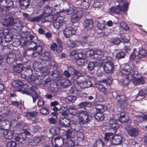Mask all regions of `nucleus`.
<instances>
[{"label":"nucleus","mask_w":147,"mask_h":147,"mask_svg":"<svg viewBox=\"0 0 147 147\" xmlns=\"http://www.w3.org/2000/svg\"><path fill=\"white\" fill-rule=\"evenodd\" d=\"M121 72L123 75H127L123 81V85H127L131 81H133V83L135 85L140 84V79H136L134 76L138 74V72H134L131 67L130 68L129 66H126L123 69L121 70Z\"/></svg>","instance_id":"obj_1"},{"label":"nucleus","mask_w":147,"mask_h":147,"mask_svg":"<svg viewBox=\"0 0 147 147\" xmlns=\"http://www.w3.org/2000/svg\"><path fill=\"white\" fill-rule=\"evenodd\" d=\"M3 26H5L6 27L13 26V28L19 27L22 26L21 21L19 19H14L12 17H10L9 15H7L5 18L3 19Z\"/></svg>","instance_id":"obj_2"},{"label":"nucleus","mask_w":147,"mask_h":147,"mask_svg":"<svg viewBox=\"0 0 147 147\" xmlns=\"http://www.w3.org/2000/svg\"><path fill=\"white\" fill-rule=\"evenodd\" d=\"M147 52L144 49L141 48H135L133 49V51L130 56V59L132 60H134L136 58L140 59L146 57Z\"/></svg>","instance_id":"obj_3"},{"label":"nucleus","mask_w":147,"mask_h":147,"mask_svg":"<svg viewBox=\"0 0 147 147\" xmlns=\"http://www.w3.org/2000/svg\"><path fill=\"white\" fill-rule=\"evenodd\" d=\"M79 121L81 123L85 124L91 120V116H89L87 112L85 111H81L78 114Z\"/></svg>","instance_id":"obj_4"},{"label":"nucleus","mask_w":147,"mask_h":147,"mask_svg":"<svg viewBox=\"0 0 147 147\" xmlns=\"http://www.w3.org/2000/svg\"><path fill=\"white\" fill-rule=\"evenodd\" d=\"M106 53L105 51H102L99 49L96 50L95 52L93 49L88 51L87 52V54L88 55L96 59L102 58Z\"/></svg>","instance_id":"obj_5"},{"label":"nucleus","mask_w":147,"mask_h":147,"mask_svg":"<svg viewBox=\"0 0 147 147\" xmlns=\"http://www.w3.org/2000/svg\"><path fill=\"white\" fill-rule=\"evenodd\" d=\"M23 16L27 20L33 22H38L40 21H41L42 22H45L46 20L44 17L42 18L41 17V16L33 17L32 16H29L26 13H23Z\"/></svg>","instance_id":"obj_6"},{"label":"nucleus","mask_w":147,"mask_h":147,"mask_svg":"<svg viewBox=\"0 0 147 147\" xmlns=\"http://www.w3.org/2000/svg\"><path fill=\"white\" fill-rule=\"evenodd\" d=\"M128 5V4L127 2L125 3L122 7H121L120 5H118L117 6L115 7H111L110 9V11L112 13L118 14L121 11H126L127 9Z\"/></svg>","instance_id":"obj_7"},{"label":"nucleus","mask_w":147,"mask_h":147,"mask_svg":"<svg viewBox=\"0 0 147 147\" xmlns=\"http://www.w3.org/2000/svg\"><path fill=\"white\" fill-rule=\"evenodd\" d=\"M103 68L106 73L111 74L114 71V64L111 61L106 60Z\"/></svg>","instance_id":"obj_8"},{"label":"nucleus","mask_w":147,"mask_h":147,"mask_svg":"<svg viewBox=\"0 0 147 147\" xmlns=\"http://www.w3.org/2000/svg\"><path fill=\"white\" fill-rule=\"evenodd\" d=\"M64 142L63 138L59 136L55 138L52 140V145L55 147H61L63 144Z\"/></svg>","instance_id":"obj_9"},{"label":"nucleus","mask_w":147,"mask_h":147,"mask_svg":"<svg viewBox=\"0 0 147 147\" xmlns=\"http://www.w3.org/2000/svg\"><path fill=\"white\" fill-rule=\"evenodd\" d=\"M123 138L120 135L116 134L114 135L112 139H111V143L114 145H119L121 144L123 141Z\"/></svg>","instance_id":"obj_10"},{"label":"nucleus","mask_w":147,"mask_h":147,"mask_svg":"<svg viewBox=\"0 0 147 147\" xmlns=\"http://www.w3.org/2000/svg\"><path fill=\"white\" fill-rule=\"evenodd\" d=\"M108 126L111 129H113L115 132L119 127V125L117 123V121L113 118H110L108 122Z\"/></svg>","instance_id":"obj_11"},{"label":"nucleus","mask_w":147,"mask_h":147,"mask_svg":"<svg viewBox=\"0 0 147 147\" xmlns=\"http://www.w3.org/2000/svg\"><path fill=\"white\" fill-rule=\"evenodd\" d=\"M83 15V12L81 11L75 12L71 16V20L72 22L76 23L81 18Z\"/></svg>","instance_id":"obj_12"},{"label":"nucleus","mask_w":147,"mask_h":147,"mask_svg":"<svg viewBox=\"0 0 147 147\" xmlns=\"http://www.w3.org/2000/svg\"><path fill=\"white\" fill-rule=\"evenodd\" d=\"M76 32V29L75 28L71 27L66 28L63 32V34L66 38L69 37L74 34Z\"/></svg>","instance_id":"obj_13"},{"label":"nucleus","mask_w":147,"mask_h":147,"mask_svg":"<svg viewBox=\"0 0 147 147\" xmlns=\"http://www.w3.org/2000/svg\"><path fill=\"white\" fill-rule=\"evenodd\" d=\"M52 12L51 9L48 6H45L44 10V11L43 13V14H41L40 16H41L42 18L43 17L45 19V22L46 21V18H49L50 17V16H49V15Z\"/></svg>","instance_id":"obj_14"},{"label":"nucleus","mask_w":147,"mask_h":147,"mask_svg":"<svg viewBox=\"0 0 147 147\" xmlns=\"http://www.w3.org/2000/svg\"><path fill=\"white\" fill-rule=\"evenodd\" d=\"M31 90L34 93V95L32 96L33 102H35L36 100L39 97L40 92L38 90L37 87L36 86H32L31 88Z\"/></svg>","instance_id":"obj_15"},{"label":"nucleus","mask_w":147,"mask_h":147,"mask_svg":"<svg viewBox=\"0 0 147 147\" xmlns=\"http://www.w3.org/2000/svg\"><path fill=\"white\" fill-rule=\"evenodd\" d=\"M25 64H24L23 66L24 68V71L26 72V74L24 75H22V77L23 78H26L28 81V78L30 77L31 76L32 74V70L30 68V66L28 65V66L25 68L24 67Z\"/></svg>","instance_id":"obj_16"},{"label":"nucleus","mask_w":147,"mask_h":147,"mask_svg":"<svg viewBox=\"0 0 147 147\" xmlns=\"http://www.w3.org/2000/svg\"><path fill=\"white\" fill-rule=\"evenodd\" d=\"M28 81L31 83H34L36 85H40L42 83V80L38 78H35L34 76L31 75L30 77L28 78Z\"/></svg>","instance_id":"obj_17"},{"label":"nucleus","mask_w":147,"mask_h":147,"mask_svg":"<svg viewBox=\"0 0 147 147\" xmlns=\"http://www.w3.org/2000/svg\"><path fill=\"white\" fill-rule=\"evenodd\" d=\"M20 3V5L21 8L25 10L30 5L29 0H18Z\"/></svg>","instance_id":"obj_18"},{"label":"nucleus","mask_w":147,"mask_h":147,"mask_svg":"<svg viewBox=\"0 0 147 147\" xmlns=\"http://www.w3.org/2000/svg\"><path fill=\"white\" fill-rule=\"evenodd\" d=\"M85 25L86 27L85 28V30H90L94 26L93 21L92 19H87L85 21Z\"/></svg>","instance_id":"obj_19"},{"label":"nucleus","mask_w":147,"mask_h":147,"mask_svg":"<svg viewBox=\"0 0 147 147\" xmlns=\"http://www.w3.org/2000/svg\"><path fill=\"white\" fill-rule=\"evenodd\" d=\"M63 20L62 18L59 17L54 20L53 24L54 27L56 29H58L63 23Z\"/></svg>","instance_id":"obj_20"},{"label":"nucleus","mask_w":147,"mask_h":147,"mask_svg":"<svg viewBox=\"0 0 147 147\" xmlns=\"http://www.w3.org/2000/svg\"><path fill=\"white\" fill-rule=\"evenodd\" d=\"M128 134L131 136L135 137L138 134V130L135 128H129L127 129Z\"/></svg>","instance_id":"obj_21"},{"label":"nucleus","mask_w":147,"mask_h":147,"mask_svg":"<svg viewBox=\"0 0 147 147\" xmlns=\"http://www.w3.org/2000/svg\"><path fill=\"white\" fill-rule=\"evenodd\" d=\"M60 122L61 125L63 127H70V125L69 124L70 120L66 118H61L60 119Z\"/></svg>","instance_id":"obj_22"},{"label":"nucleus","mask_w":147,"mask_h":147,"mask_svg":"<svg viewBox=\"0 0 147 147\" xmlns=\"http://www.w3.org/2000/svg\"><path fill=\"white\" fill-rule=\"evenodd\" d=\"M51 48L53 50H56L57 52L60 53L62 49L63 46L61 44L57 46V45L56 43H53L51 44Z\"/></svg>","instance_id":"obj_23"},{"label":"nucleus","mask_w":147,"mask_h":147,"mask_svg":"<svg viewBox=\"0 0 147 147\" xmlns=\"http://www.w3.org/2000/svg\"><path fill=\"white\" fill-rule=\"evenodd\" d=\"M13 132L9 130H5L3 132L4 137L8 139H11L13 136Z\"/></svg>","instance_id":"obj_24"},{"label":"nucleus","mask_w":147,"mask_h":147,"mask_svg":"<svg viewBox=\"0 0 147 147\" xmlns=\"http://www.w3.org/2000/svg\"><path fill=\"white\" fill-rule=\"evenodd\" d=\"M95 108L97 111L98 112L102 113L107 109L106 106L98 104L95 106Z\"/></svg>","instance_id":"obj_25"},{"label":"nucleus","mask_w":147,"mask_h":147,"mask_svg":"<svg viewBox=\"0 0 147 147\" xmlns=\"http://www.w3.org/2000/svg\"><path fill=\"white\" fill-rule=\"evenodd\" d=\"M49 132L53 136L58 135L60 133V129L57 127H53L50 129Z\"/></svg>","instance_id":"obj_26"},{"label":"nucleus","mask_w":147,"mask_h":147,"mask_svg":"<svg viewBox=\"0 0 147 147\" xmlns=\"http://www.w3.org/2000/svg\"><path fill=\"white\" fill-rule=\"evenodd\" d=\"M91 83L89 81H84L80 83L79 85L81 88H88L91 86Z\"/></svg>","instance_id":"obj_27"},{"label":"nucleus","mask_w":147,"mask_h":147,"mask_svg":"<svg viewBox=\"0 0 147 147\" xmlns=\"http://www.w3.org/2000/svg\"><path fill=\"white\" fill-rule=\"evenodd\" d=\"M94 118L98 121H99L104 119V116L102 113L97 111V113L94 115Z\"/></svg>","instance_id":"obj_28"},{"label":"nucleus","mask_w":147,"mask_h":147,"mask_svg":"<svg viewBox=\"0 0 147 147\" xmlns=\"http://www.w3.org/2000/svg\"><path fill=\"white\" fill-rule=\"evenodd\" d=\"M42 50V48L41 47H37L36 49H35L33 50L32 55L33 57H37L41 53Z\"/></svg>","instance_id":"obj_29"},{"label":"nucleus","mask_w":147,"mask_h":147,"mask_svg":"<svg viewBox=\"0 0 147 147\" xmlns=\"http://www.w3.org/2000/svg\"><path fill=\"white\" fill-rule=\"evenodd\" d=\"M129 119V118L127 115L124 114L123 113H121L118 120L121 122H125L127 121Z\"/></svg>","instance_id":"obj_30"},{"label":"nucleus","mask_w":147,"mask_h":147,"mask_svg":"<svg viewBox=\"0 0 147 147\" xmlns=\"http://www.w3.org/2000/svg\"><path fill=\"white\" fill-rule=\"evenodd\" d=\"M42 140V137H35L32 142V145L34 146L41 144Z\"/></svg>","instance_id":"obj_31"},{"label":"nucleus","mask_w":147,"mask_h":147,"mask_svg":"<svg viewBox=\"0 0 147 147\" xmlns=\"http://www.w3.org/2000/svg\"><path fill=\"white\" fill-rule=\"evenodd\" d=\"M76 99V96H70L67 97L65 99L66 102L69 103H72L74 102Z\"/></svg>","instance_id":"obj_32"},{"label":"nucleus","mask_w":147,"mask_h":147,"mask_svg":"<svg viewBox=\"0 0 147 147\" xmlns=\"http://www.w3.org/2000/svg\"><path fill=\"white\" fill-rule=\"evenodd\" d=\"M65 140L66 146L70 147H72L74 145V139L73 138H69L68 139Z\"/></svg>","instance_id":"obj_33"},{"label":"nucleus","mask_w":147,"mask_h":147,"mask_svg":"<svg viewBox=\"0 0 147 147\" xmlns=\"http://www.w3.org/2000/svg\"><path fill=\"white\" fill-rule=\"evenodd\" d=\"M24 85V84L20 80L14 81L12 83V85L14 87L22 86Z\"/></svg>","instance_id":"obj_34"},{"label":"nucleus","mask_w":147,"mask_h":147,"mask_svg":"<svg viewBox=\"0 0 147 147\" xmlns=\"http://www.w3.org/2000/svg\"><path fill=\"white\" fill-rule=\"evenodd\" d=\"M94 147H104L103 142L100 139L96 140L94 144Z\"/></svg>","instance_id":"obj_35"},{"label":"nucleus","mask_w":147,"mask_h":147,"mask_svg":"<svg viewBox=\"0 0 147 147\" xmlns=\"http://www.w3.org/2000/svg\"><path fill=\"white\" fill-rule=\"evenodd\" d=\"M3 0H1L0 2H1ZM5 6L7 7L12 8L13 7V2L11 0H5Z\"/></svg>","instance_id":"obj_36"},{"label":"nucleus","mask_w":147,"mask_h":147,"mask_svg":"<svg viewBox=\"0 0 147 147\" xmlns=\"http://www.w3.org/2000/svg\"><path fill=\"white\" fill-rule=\"evenodd\" d=\"M52 109L54 112L51 113V115L52 116L54 117L55 119H57L58 115L57 111L59 110L58 109L57 107H54Z\"/></svg>","instance_id":"obj_37"},{"label":"nucleus","mask_w":147,"mask_h":147,"mask_svg":"<svg viewBox=\"0 0 147 147\" xmlns=\"http://www.w3.org/2000/svg\"><path fill=\"white\" fill-rule=\"evenodd\" d=\"M116 98L119 102L125 101L126 98L124 95L122 94H117Z\"/></svg>","instance_id":"obj_38"},{"label":"nucleus","mask_w":147,"mask_h":147,"mask_svg":"<svg viewBox=\"0 0 147 147\" xmlns=\"http://www.w3.org/2000/svg\"><path fill=\"white\" fill-rule=\"evenodd\" d=\"M14 71L18 73H20L23 70H24L22 68V65H17L13 67Z\"/></svg>","instance_id":"obj_39"},{"label":"nucleus","mask_w":147,"mask_h":147,"mask_svg":"<svg viewBox=\"0 0 147 147\" xmlns=\"http://www.w3.org/2000/svg\"><path fill=\"white\" fill-rule=\"evenodd\" d=\"M105 61L106 60H104L103 59H99L97 60L96 61L95 63V66H101L104 63H105Z\"/></svg>","instance_id":"obj_40"},{"label":"nucleus","mask_w":147,"mask_h":147,"mask_svg":"<svg viewBox=\"0 0 147 147\" xmlns=\"http://www.w3.org/2000/svg\"><path fill=\"white\" fill-rule=\"evenodd\" d=\"M10 31L7 28H2L0 27V33L2 32L4 35L9 34Z\"/></svg>","instance_id":"obj_41"},{"label":"nucleus","mask_w":147,"mask_h":147,"mask_svg":"<svg viewBox=\"0 0 147 147\" xmlns=\"http://www.w3.org/2000/svg\"><path fill=\"white\" fill-rule=\"evenodd\" d=\"M68 111L69 113L73 115H76L78 112L77 110L73 107L69 109Z\"/></svg>","instance_id":"obj_42"},{"label":"nucleus","mask_w":147,"mask_h":147,"mask_svg":"<svg viewBox=\"0 0 147 147\" xmlns=\"http://www.w3.org/2000/svg\"><path fill=\"white\" fill-rule=\"evenodd\" d=\"M135 120L139 122L143 120H147V115H144L142 116H138L136 117Z\"/></svg>","instance_id":"obj_43"},{"label":"nucleus","mask_w":147,"mask_h":147,"mask_svg":"<svg viewBox=\"0 0 147 147\" xmlns=\"http://www.w3.org/2000/svg\"><path fill=\"white\" fill-rule=\"evenodd\" d=\"M41 55L42 57L41 59L44 60H48L49 59V54L47 52H45L44 53L42 54Z\"/></svg>","instance_id":"obj_44"},{"label":"nucleus","mask_w":147,"mask_h":147,"mask_svg":"<svg viewBox=\"0 0 147 147\" xmlns=\"http://www.w3.org/2000/svg\"><path fill=\"white\" fill-rule=\"evenodd\" d=\"M100 0H97L95 1L93 4V7L95 8H98L102 5L103 3L100 2Z\"/></svg>","instance_id":"obj_45"},{"label":"nucleus","mask_w":147,"mask_h":147,"mask_svg":"<svg viewBox=\"0 0 147 147\" xmlns=\"http://www.w3.org/2000/svg\"><path fill=\"white\" fill-rule=\"evenodd\" d=\"M113 136L112 133H107L105 134V140L107 141H108L109 140H110L111 139H112L113 138Z\"/></svg>","instance_id":"obj_46"},{"label":"nucleus","mask_w":147,"mask_h":147,"mask_svg":"<svg viewBox=\"0 0 147 147\" xmlns=\"http://www.w3.org/2000/svg\"><path fill=\"white\" fill-rule=\"evenodd\" d=\"M66 44L69 47L71 48L76 47V43L75 41H71L70 40H68Z\"/></svg>","instance_id":"obj_47"},{"label":"nucleus","mask_w":147,"mask_h":147,"mask_svg":"<svg viewBox=\"0 0 147 147\" xmlns=\"http://www.w3.org/2000/svg\"><path fill=\"white\" fill-rule=\"evenodd\" d=\"M125 53L124 52H119L116 55V58L117 59H120L124 58L125 56Z\"/></svg>","instance_id":"obj_48"},{"label":"nucleus","mask_w":147,"mask_h":147,"mask_svg":"<svg viewBox=\"0 0 147 147\" xmlns=\"http://www.w3.org/2000/svg\"><path fill=\"white\" fill-rule=\"evenodd\" d=\"M78 53L77 51L74 50L71 51L70 53V55L72 57V58H74L75 59H76L78 58L77 55Z\"/></svg>","instance_id":"obj_49"},{"label":"nucleus","mask_w":147,"mask_h":147,"mask_svg":"<svg viewBox=\"0 0 147 147\" xmlns=\"http://www.w3.org/2000/svg\"><path fill=\"white\" fill-rule=\"evenodd\" d=\"M77 56L78 57L76 59H85L86 57V55L82 53H78Z\"/></svg>","instance_id":"obj_50"},{"label":"nucleus","mask_w":147,"mask_h":147,"mask_svg":"<svg viewBox=\"0 0 147 147\" xmlns=\"http://www.w3.org/2000/svg\"><path fill=\"white\" fill-rule=\"evenodd\" d=\"M63 84H63L65 88H66L67 86L71 85V82L67 79L65 80L63 82ZM61 83H62V82H61Z\"/></svg>","instance_id":"obj_51"},{"label":"nucleus","mask_w":147,"mask_h":147,"mask_svg":"<svg viewBox=\"0 0 147 147\" xmlns=\"http://www.w3.org/2000/svg\"><path fill=\"white\" fill-rule=\"evenodd\" d=\"M21 136H23V137L22 138H23L24 139H25V136L24 134H22V133H21L15 136V140L17 141H19L21 140L20 138H21L20 137H21Z\"/></svg>","instance_id":"obj_52"},{"label":"nucleus","mask_w":147,"mask_h":147,"mask_svg":"<svg viewBox=\"0 0 147 147\" xmlns=\"http://www.w3.org/2000/svg\"><path fill=\"white\" fill-rule=\"evenodd\" d=\"M40 113L44 115H46L49 114V111L47 109L43 108L40 110Z\"/></svg>","instance_id":"obj_53"},{"label":"nucleus","mask_w":147,"mask_h":147,"mask_svg":"<svg viewBox=\"0 0 147 147\" xmlns=\"http://www.w3.org/2000/svg\"><path fill=\"white\" fill-rule=\"evenodd\" d=\"M95 66V63L94 62L90 61L88 64V69L91 70H92L94 66Z\"/></svg>","instance_id":"obj_54"},{"label":"nucleus","mask_w":147,"mask_h":147,"mask_svg":"<svg viewBox=\"0 0 147 147\" xmlns=\"http://www.w3.org/2000/svg\"><path fill=\"white\" fill-rule=\"evenodd\" d=\"M111 41L113 43L116 45H118L121 42V40L117 38L112 39Z\"/></svg>","instance_id":"obj_55"},{"label":"nucleus","mask_w":147,"mask_h":147,"mask_svg":"<svg viewBox=\"0 0 147 147\" xmlns=\"http://www.w3.org/2000/svg\"><path fill=\"white\" fill-rule=\"evenodd\" d=\"M70 127L72 130H74L76 131H78L80 129V127L78 126L76 124L70 126Z\"/></svg>","instance_id":"obj_56"},{"label":"nucleus","mask_w":147,"mask_h":147,"mask_svg":"<svg viewBox=\"0 0 147 147\" xmlns=\"http://www.w3.org/2000/svg\"><path fill=\"white\" fill-rule=\"evenodd\" d=\"M74 75V77L75 79H78L79 77L82 76V74L80 72L76 71Z\"/></svg>","instance_id":"obj_57"},{"label":"nucleus","mask_w":147,"mask_h":147,"mask_svg":"<svg viewBox=\"0 0 147 147\" xmlns=\"http://www.w3.org/2000/svg\"><path fill=\"white\" fill-rule=\"evenodd\" d=\"M71 132L70 130L68 131L65 134V138H65V140L68 139L69 138H73L71 137Z\"/></svg>","instance_id":"obj_58"},{"label":"nucleus","mask_w":147,"mask_h":147,"mask_svg":"<svg viewBox=\"0 0 147 147\" xmlns=\"http://www.w3.org/2000/svg\"><path fill=\"white\" fill-rule=\"evenodd\" d=\"M13 38V36L11 35L7 34L5 35V39L6 42H9L11 41Z\"/></svg>","instance_id":"obj_59"},{"label":"nucleus","mask_w":147,"mask_h":147,"mask_svg":"<svg viewBox=\"0 0 147 147\" xmlns=\"http://www.w3.org/2000/svg\"><path fill=\"white\" fill-rule=\"evenodd\" d=\"M88 105V102H82L78 105L79 108H84Z\"/></svg>","instance_id":"obj_60"},{"label":"nucleus","mask_w":147,"mask_h":147,"mask_svg":"<svg viewBox=\"0 0 147 147\" xmlns=\"http://www.w3.org/2000/svg\"><path fill=\"white\" fill-rule=\"evenodd\" d=\"M120 26L122 28L125 30H127L129 29V27L127 26V25L124 22H122L121 23Z\"/></svg>","instance_id":"obj_61"},{"label":"nucleus","mask_w":147,"mask_h":147,"mask_svg":"<svg viewBox=\"0 0 147 147\" xmlns=\"http://www.w3.org/2000/svg\"><path fill=\"white\" fill-rule=\"evenodd\" d=\"M67 70L72 75H73L76 71L74 68L72 67H68Z\"/></svg>","instance_id":"obj_62"},{"label":"nucleus","mask_w":147,"mask_h":147,"mask_svg":"<svg viewBox=\"0 0 147 147\" xmlns=\"http://www.w3.org/2000/svg\"><path fill=\"white\" fill-rule=\"evenodd\" d=\"M16 145V142L14 141H11L7 143V147H15Z\"/></svg>","instance_id":"obj_63"},{"label":"nucleus","mask_w":147,"mask_h":147,"mask_svg":"<svg viewBox=\"0 0 147 147\" xmlns=\"http://www.w3.org/2000/svg\"><path fill=\"white\" fill-rule=\"evenodd\" d=\"M28 41L25 40L24 38H20V43L22 45H25L27 44Z\"/></svg>","instance_id":"obj_64"}]
</instances>
